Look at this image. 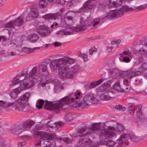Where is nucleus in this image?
Here are the masks:
<instances>
[{
  "mask_svg": "<svg viewBox=\"0 0 147 147\" xmlns=\"http://www.w3.org/2000/svg\"><path fill=\"white\" fill-rule=\"evenodd\" d=\"M130 135L127 133H123L122 134L120 138L117 140L118 142L116 146H119L120 147H122L127 145L129 144L128 142H125V141L128 140Z\"/></svg>",
  "mask_w": 147,
  "mask_h": 147,
  "instance_id": "8",
  "label": "nucleus"
},
{
  "mask_svg": "<svg viewBox=\"0 0 147 147\" xmlns=\"http://www.w3.org/2000/svg\"><path fill=\"white\" fill-rule=\"evenodd\" d=\"M30 95V93L27 92L17 99L16 101L18 107L27 103Z\"/></svg>",
  "mask_w": 147,
  "mask_h": 147,
  "instance_id": "10",
  "label": "nucleus"
},
{
  "mask_svg": "<svg viewBox=\"0 0 147 147\" xmlns=\"http://www.w3.org/2000/svg\"><path fill=\"white\" fill-rule=\"evenodd\" d=\"M135 105V104L133 102L130 103L129 104L128 107V112L131 115H133L134 113L133 107Z\"/></svg>",
  "mask_w": 147,
  "mask_h": 147,
  "instance_id": "32",
  "label": "nucleus"
},
{
  "mask_svg": "<svg viewBox=\"0 0 147 147\" xmlns=\"http://www.w3.org/2000/svg\"><path fill=\"white\" fill-rule=\"evenodd\" d=\"M63 140L67 143H71L72 142V139H69L68 137L65 138L63 139Z\"/></svg>",
  "mask_w": 147,
  "mask_h": 147,
  "instance_id": "54",
  "label": "nucleus"
},
{
  "mask_svg": "<svg viewBox=\"0 0 147 147\" xmlns=\"http://www.w3.org/2000/svg\"><path fill=\"white\" fill-rule=\"evenodd\" d=\"M95 6L94 0H88L84 4L81 9H84V10H86L88 9H92Z\"/></svg>",
  "mask_w": 147,
  "mask_h": 147,
  "instance_id": "15",
  "label": "nucleus"
},
{
  "mask_svg": "<svg viewBox=\"0 0 147 147\" xmlns=\"http://www.w3.org/2000/svg\"><path fill=\"white\" fill-rule=\"evenodd\" d=\"M30 10L28 13L27 16L26 17V21L30 20L31 18H37L39 15L36 5H31L30 7Z\"/></svg>",
  "mask_w": 147,
  "mask_h": 147,
  "instance_id": "7",
  "label": "nucleus"
},
{
  "mask_svg": "<svg viewBox=\"0 0 147 147\" xmlns=\"http://www.w3.org/2000/svg\"><path fill=\"white\" fill-rule=\"evenodd\" d=\"M141 74L140 71H135L129 72L127 75V78L129 80L135 76Z\"/></svg>",
  "mask_w": 147,
  "mask_h": 147,
  "instance_id": "28",
  "label": "nucleus"
},
{
  "mask_svg": "<svg viewBox=\"0 0 147 147\" xmlns=\"http://www.w3.org/2000/svg\"><path fill=\"white\" fill-rule=\"evenodd\" d=\"M147 70V63H144L142 65L141 67L139 68L138 71H140L141 74L145 70Z\"/></svg>",
  "mask_w": 147,
  "mask_h": 147,
  "instance_id": "36",
  "label": "nucleus"
},
{
  "mask_svg": "<svg viewBox=\"0 0 147 147\" xmlns=\"http://www.w3.org/2000/svg\"><path fill=\"white\" fill-rule=\"evenodd\" d=\"M113 89L117 91L121 92L122 89L120 88V86L119 84V81H117L115 84H114L113 86Z\"/></svg>",
  "mask_w": 147,
  "mask_h": 147,
  "instance_id": "33",
  "label": "nucleus"
},
{
  "mask_svg": "<svg viewBox=\"0 0 147 147\" xmlns=\"http://www.w3.org/2000/svg\"><path fill=\"white\" fill-rule=\"evenodd\" d=\"M87 129L86 126H83L79 128L77 132L76 133L75 136L76 137L81 136H87L90 133V132H87L84 134H83Z\"/></svg>",
  "mask_w": 147,
  "mask_h": 147,
  "instance_id": "14",
  "label": "nucleus"
},
{
  "mask_svg": "<svg viewBox=\"0 0 147 147\" xmlns=\"http://www.w3.org/2000/svg\"><path fill=\"white\" fill-rule=\"evenodd\" d=\"M97 49L95 47H92L89 50V52L90 55H93L94 52H96L97 51Z\"/></svg>",
  "mask_w": 147,
  "mask_h": 147,
  "instance_id": "51",
  "label": "nucleus"
},
{
  "mask_svg": "<svg viewBox=\"0 0 147 147\" xmlns=\"http://www.w3.org/2000/svg\"><path fill=\"white\" fill-rule=\"evenodd\" d=\"M80 67L78 65H75L71 67L69 69L72 78L75 77V74L80 71Z\"/></svg>",
  "mask_w": 147,
  "mask_h": 147,
  "instance_id": "21",
  "label": "nucleus"
},
{
  "mask_svg": "<svg viewBox=\"0 0 147 147\" xmlns=\"http://www.w3.org/2000/svg\"><path fill=\"white\" fill-rule=\"evenodd\" d=\"M28 40L32 42H36L38 39V36L36 34L32 33L30 34L28 36Z\"/></svg>",
  "mask_w": 147,
  "mask_h": 147,
  "instance_id": "30",
  "label": "nucleus"
},
{
  "mask_svg": "<svg viewBox=\"0 0 147 147\" xmlns=\"http://www.w3.org/2000/svg\"><path fill=\"white\" fill-rule=\"evenodd\" d=\"M44 144H45V145L44 146V147H51L50 146V144L49 142L46 141L44 142Z\"/></svg>",
  "mask_w": 147,
  "mask_h": 147,
  "instance_id": "62",
  "label": "nucleus"
},
{
  "mask_svg": "<svg viewBox=\"0 0 147 147\" xmlns=\"http://www.w3.org/2000/svg\"><path fill=\"white\" fill-rule=\"evenodd\" d=\"M139 51L140 53L147 58V48L144 46L139 49Z\"/></svg>",
  "mask_w": 147,
  "mask_h": 147,
  "instance_id": "35",
  "label": "nucleus"
},
{
  "mask_svg": "<svg viewBox=\"0 0 147 147\" xmlns=\"http://www.w3.org/2000/svg\"><path fill=\"white\" fill-rule=\"evenodd\" d=\"M121 42V41L120 40H116L114 41H112L111 42V44L112 45H115V44H118Z\"/></svg>",
  "mask_w": 147,
  "mask_h": 147,
  "instance_id": "55",
  "label": "nucleus"
},
{
  "mask_svg": "<svg viewBox=\"0 0 147 147\" xmlns=\"http://www.w3.org/2000/svg\"><path fill=\"white\" fill-rule=\"evenodd\" d=\"M78 55L82 58L84 61H86L88 60V57L85 54L80 52Z\"/></svg>",
  "mask_w": 147,
  "mask_h": 147,
  "instance_id": "43",
  "label": "nucleus"
},
{
  "mask_svg": "<svg viewBox=\"0 0 147 147\" xmlns=\"http://www.w3.org/2000/svg\"><path fill=\"white\" fill-rule=\"evenodd\" d=\"M26 144L25 142H20L18 143V147H22V146Z\"/></svg>",
  "mask_w": 147,
  "mask_h": 147,
  "instance_id": "64",
  "label": "nucleus"
},
{
  "mask_svg": "<svg viewBox=\"0 0 147 147\" xmlns=\"http://www.w3.org/2000/svg\"><path fill=\"white\" fill-rule=\"evenodd\" d=\"M46 126L47 128L49 129V130L50 131H53L51 130V129H50V128H52L53 126L52 125H51L49 123V122H48L46 124Z\"/></svg>",
  "mask_w": 147,
  "mask_h": 147,
  "instance_id": "57",
  "label": "nucleus"
},
{
  "mask_svg": "<svg viewBox=\"0 0 147 147\" xmlns=\"http://www.w3.org/2000/svg\"><path fill=\"white\" fill-rule=\"evenodd\" d=\"M80 23V25L79 26L72 27L73 31L75 32L82 31L87 29L86 20H84L81 18Z\"/></svg>",
  "mask_w": 147,
  "mask_h": 147,
  "instance_id": "12",
  "label": "nucleus"
},
{
  "mask_svg": "<svg viewBox=\"0 0 147 147\" xmlns=\"http://www.w3.org/2000/svg\"><path fill=\"white\" fill-rule=\"evenodd\" d=\"M40 49V47H34L32 49L30 48L25 47L23 49V52L26 54H29L33 52L35 50L39 49Z\"/></svg>",
  "mask_w": 147,
  "mask_h": 147,
  "instance_id": "29",
  "label": "nucleus"
},
{
  "mask_svg": "<svg viewBox=\"0 0 147 147\" xmlns=\"http://www.w3.org/2000/svg\"><path fill=\"white\" fill-rule=\"evenodd\" d=\"M96 86H96V83L95 82H92L89 85V87L90 88H94Z\"/></svg>",
  "mask_w": 147,
  "mask_h": 147,
  "instance_id": "58",
  "label": "nucleus"
},
{
  "mask_svg": "<svg viewBox=\"0 0 147 147\" xmlns=\"http://www.w3.org/2000/svg\"><path fill=\"white\" fill-rule=\"evenodd\" d=\"M123 62L128 63L130 61V59L129 57H127L123 56Z\"/></svg>",
  "mask_w": 147,
  "mask_h": 147,
  "instance_id": "56",
  "label": "nucleus"
},
{
  "mask_svg": "<svg viewBox=\"0 0 147 147\" xmlns=\"http://www.w3.org/2000/svg\"><path fill=\"white\" fill-rule=\"evenodd\" d=\"M107 131H109L114 132L115 131L119 132L123 131L124 129V126L121 124L117 123L115 127L109 126L107 128Z\"/></svg>",
  "mask_w": 147,
  "mask_h": 147,
  "instance_id": "13",
  "label": "nucleus"
},
{
  "mask_svg": "<svg viewBox=\"0 0 147 147\" xmlns=\"http://www.w3.org/2000/svg\"><path fill=\"white\" fill-rule=\"evenodd\" d=\"M39 7L41 8H44L47 5L45 0H39Z\"/></svg>",
  "mask_w": 147,
  "mask_h": 147,
  "instance_id": "40",
  "label": "nucleus"
},
{
  "mask_svg": "<svg viewBox=\"0 0 147 147\" xmlns=\"http://www.w3.org/2000/svg\"><path fill=\"white\" fill-rule=\"evenodd\" d=\"M44 103V100L42 99L40 100L36 103V106L38 109H40L42 108Z\"/></svg>",
  "mask_w": 147,
  "mask_h": 147,
  "instance_id": "42",
  "label": "nucleus"
},
{
  "mask_svg": "<svg viewBox=\"0 0 147 147\" xmlns=\"http://www.w3.org/2000/svg\"><path fill=\"white\" fill-rule=\"evenodd\" d=\"M75 59L68 57H64L52 61L51 63L50 67L52 70L55 71L60 67L59 74L62 79L73 78L68 66L73 63Z\"/></svg>",
  "mask_w": 147,
  "mask_h": 147,
  "instance_id": "1",
  "label": "nucleus"
},
{
  "mask_svg": "<svg viewBox=\"0 0 147 147\" xmlns=\"http://www.w3.org/2000/svg\"><path fill=\"white\" fill-rule=\"evenodd\" d=\"M129 138L131 141L132 142H139L140 140H141L140 138H139L138 136L133 135H130Z\"/></svg>",
  "mask_w": 147,
  "mask_h": 147,
  "instance_id": "39",
  "label": "nucleus"
},
{
  "mask_svg": "<svg viewBox=\"0 0 147 147\" xmlns=\"http://www.w3.org/2000/svg\"><path fill=\"white\" fill-rule=\"evenodd\" d=\"M147 8V3L138 6H135L134 8H133V10H136L140 11L143 9H144Z\"/></svg>",
  "mask_w": 147,
  "mask_h": 147,
  "instance_id": "34",
  "label": "nucleus"
},
{
  "mask_svg": "<svg viewBox=\"0 0 147 147\" xmlns=\"http://www.w3.org/2000/svg\"><path fill=\"white\" fill-rule=\"evenodd\" d=\"M49 140L54 139L57 138L56 135L54 133L49 134Z\"/></svg>",
  "mask_w": 147,
  "mask_h": 147,
  "instance_id": "49",
  "label": "nucleus"
},
{
  "mask_svg": "<svg viewBox=\"0 0 147 147\" xmlns=\"http://www.w3.org/2000/svg\"><path fill=\"white\" fill-rule=\"evenodd\" d=\"M20 80L18 78L14 79L11 82V83L10 85V87L13 86L19 82Z\"/></svg>",
  "mask_w": 147,
  "mask_h": 147,
  "instance_id": "44",
  "label": "nucleus"
},
{
  "mask_svg": "<svg viewBox=\"0 0 147 147\" xmlns=\"http://www.w3.org/2000/svg\"><path fill=\"white\" fill-rule=\"evenodd\" d=\"M56 125L57 126H59V127H61L64 125V123H63L61 121H58V122H56Z\"/></svg>",
  "mask_w": 147,
  "mask_h": 147,
  "instance_id": "63",
  "label": "nucleus"
},
{
  "mask_svg": "<svg viewBox=\"0 0 147 147\" xmlns=\"http://www.w3.org/2000/svg\"><path fill=\"white\" fill-rule=\"evenodd\" d=\"M65 1V0H56L55 3L62 5H64Z\"/></svg>",
  "mask_w": 147,
  "mask_h": 147,
  "instance_id": "52",
  "label": "nucleus"
},
{
  "mask_svg": "<svg viewBox=\"0 0 147 147\" xmlns=\"http://www.w3.org/2000/svg\"><path fill=\"white\" fill-rule=\"evenodd\" d=\"M73 115L70 114H66L65 115V119L67 121L72 120L73 119Z\"/></svg>",
  "mask_w": 147,
  "mask_h": 147,
  "instance_id": "47",
  "label": "nucleus"
},
{
  "mask_svg": "<svg viewBox=\"0 0 147 147\" xmlns=\"http://www.w3.org/2000/svg\"><path fill=\"white\" fill-rule=\"evenodd\" d=\"M100 136H102L103 140L98 142V145L103 144L106 145L110 147L116 146L117 143L111 140L115 138L117 136V134L114 132H110L107 131V129L104 128L100 131Z\"/></svg>",
  "mask_w": 147,
  "mask_h": 147,
  "instance_id": "3",
  "label": "nucleus"
},
{
  "mask_svg": "<svg viewBox=\"0 0 147 147\" xmlns=\"http://www.w3.org/2000/svg\"><path fill=\"white\" fill-rule=\"evenodd\" d=\"M130 82V80L127 78H125L123 80V83L126 86L129 85Z\"/></svg>",
  "mask_w": 147,
  "mask_h": 147,
  "instance_id": "53",
  "label": "nucleus"
},
{
  "mask_svg": "<svg viewBox=\"0 0 147 147\" xmlns=\"http://www.w3.org/2000/svg\"><path fill=\"white\" fill-rule=\"evenodd\" d=\"M88 104L85 101L79 102V107H81L82 108H88Z\"/></svg>",
  "mask_w": 147,
  "mask_h": 147,
  "instance_id": "45",
  "label": "nucleus"
},
{
  "mask_svg": "<svg viewBox=\"0 0 147 147\" xmlns=\"http://www.w3.org/2000/svg\"><path fill=\"white\" fill-rule=\"evenodd\" d=\"M131 86L129 85L126 86L125 87H124L123 89H122L121 92H128L131 89Z\"/></svg>",
  "mask_w": 147,
  "mask_h": 147,
  "instance_id": "50",
  "label": "nucleus"
},
{
  "mask_svg": "<svg viewBox=\"0 0 147 147\" xmlns=\"http://www.w3.org/2000/svg\"><path fill=\"white\" fill-rule=\"evenodd\" d=\"M101 97L102 99L104 100H110L111 98V97L108 95L107 93L102 94H101Z\"/></svg>",
  "mask_w": 147,
  "mask_h": 147,
  "instance_id": "41",
  "label": "nucleus"
},
{
  "mask_svg": "<svg viewBox=\"0 0 147 147\" xmlns=\"http://www.w3.org/2000/svg\"><path fill=\"white\" fill-rule=\"evenodd\" d=\"M38 75V68L36 67H35L32 69L27 76H28L29 77L35 79V80H37L39 78Z\"/></svg>",
  "mask_w": 147,
  "mask_h": 147,
  "instance_id": "18",
  "label": "nucleus"
},
{
  "mask_svg": "<svg viewBox=\"0 0 147 147\" xmlns=\"http://www.w3.org/2000/svg\"><path fill=\"white\" fill-rule=\"evenodd\" d=\"M48 63L47 61H43L38 65V73L43 76H46L48 75L47 66Z\"/></svg>",
  "mask_w": 147,
  "mask_h": 147,
  "instance_id": "9",
  "label": "nucleus"
},
{
  "mask_svg": "<svg viewBox=\"0 0 147 147\" xmlns=\"http://www.w3.org/2000/svg\"><path fill=\"white\" fill-rule=\"evenodd\" d=\"M34 124L32 121H27L24 122L22 124L14 127L11 129L13 133L19 135L24 130L27 128H30Z\"/></svg>",
  "mask_w": 147,
  "mask_h": 147,
  "instance_id": "5",
  "label": "nucleus"
},
{
  "mask_svg": "<svg viewBox=\"0 0 147 147\" xmlns=\"http://www.w3.org/2000/svg\"><path fill=\"white\" fill-rule=\"evenodd\" d=\"M104 80L102 78H101L100 79L96 81H95V82L96 83V85L97 86H98L101 83H102V81Z\"/></svg>",
  "mask_w": 147,
  "mask_h": 147,
  "instance_id": "61",
  "label": "nucleus"
},
{
  "mask_svg": "<svg viewBox=\"0 0 147 147\" xmlns=\"http://www.w3.org/2000/svg\"><path fill=\"white\" fill-rule=\"evenodd\" d=\"M51 82L56 87L60 85V82L57 79L51 80Z\"/></svg>",
  "mask_w": 147,
  "mask_h": 147,
  "instance_id": "46",
  "label": "nucleus"
},
{
  "mask_svg": "<svg viewBox=\"0 0 147 147\" xmlns=\"http://www.w3.org/2000/svg\"><path fill=\"white\" fill-rule=\"evenodd\" d=\"M59 16V13H56L46 14L42 17L45 19L47 20H49L51 19L56 20L58 18Z\"/></svg>",
  "mask_w": 147,
  "mask_h": 147,
  "instance_id": "22",
  "label": "nucleus"
},
{
  "mask_svg": "<svg viewBox=\"0 0 147 147\" xmlns=\"http://www.w3.org/2000/svg\"><path fill=\"white\" fill-rule=\"evenodd\" d=\"M110 86V85L108 82H105L100 86L98 87L100 92H104L106 90L109 88Z\"/></svg>",
  "mask_w": 147,
  "mask_h": 147,
  "instance_id": "27",
  "label": "nucleus"
},
{
  "mask_svg": "<svg viewBox=\"0 0 147 147\" xmlns=\"http://www.w3.org/2000/svg\"><path fill=\"white\" fill-rule=\"evenodd\" d=\"M133 8L125 6L121 7L119 9H115L110 10L107 14L106 18L111 20L113 18L120 17L124 14V12H131L133 10Z\"/></svg>",
  "mask_w": 147,
  "mask_h": 147,
  "instance_id": "4",
  "label": "nucleus"
},
{
  "mask_svg": "<svg viewBox=\"0 0 147 147\" xmlns=\"http://www.w3.org/2000/svg\"><path fill=\"white\" fill-rule=\"evenodd\" d=\"M24 13H22L20 15L13 21L14 25L17 26H21L23 25L24 23Z\"/></svg>",
  "mask_w": 147,
  "mask_h": 147,
  "instance_id": "19",
  "label": "nucleus"
},
{
  "mask_svg": "<svg viewBox=\"0 0 147 147\" xmlns=\"http://www.w3.org/2000/svg\"><path fill=\"white\" fill-rule=\"evenodd\" d=\"M37 81L35 79L31 78L27 76L26 77L21 81L20 86L24 90L31 88L35 85V82Z\"/></svg>",
  "mask_w": 147,
  "mask_h": 147,
  "instance_id": "6",
  "label": "nucleus"
},
{
  "mask_svg": "<svg viewBox=\"0 0 147 147\" xmlns=\"http://www.w3.org/2000/svg\"><path fill=\"white\" fill-rule=\"evenodd\" d=\"M113 48V47H109L107 46L106 47V51L108 53L110 52L112 50Z\"/></svg>",
  "mask_w": 147,
  "mask_h": 147,
  "instance_id": "59",
  "label": "nucleus"
},
{
  "mask_svg": "<svg viewBox=\"0 0 147 147\" xmlns=\"http://www.w3.org/2000/svg\"><path fill=\"white\" fill-rule=\"evenodd\" d=\"M124 55H127L132 57L133 56V55L129 51H124L121 54L120 56L121 57L124 56Z\"/></svg>",
  "mask_w": 147,
  "mask_h": 147,
  "instance_id": "37",
  "label": "nucleus"
},
{
  "mask_svg": "<svg viewBox=\"0 0 147 147\" xmlns=\"http://www.w3.org/2000/svg\"><path fill=\"white\" fill-rule=\"evenodd\" d=\"M37 31L42 36H47L50 32V30H48V27L44 25L38 26L37 28Z\"/></svg>",
  "mask_w": 147,
  "mask_h": 147,
  "instance_id": "11",
  "label": "nucleus"
},
{
  "mask_svg": "<svg viewBox=\"0 0 147 147\" xmlns=\"http://www.w3.org/2000/svg\"><path fill=\"white\" fill-rule=\"evenodd\" d=\"M30 107L28 104L27 103L25 104L24 105H21L19 107H17L16 109L17 111H27L30 109Z\"/></svg>",
  "mask_w": 147,
  "mask_h": 147,
  "instance_id": "25",
  "label": "nucleus"
},
{
  "mask_svg": "<svg viewBox=\"0 0 147 147\" xmlns=\"http://www.w3.org/2000/svg\"><path fill=\"white\" fill-rule=\"evenodd\" d=\"M81 98V93L80 92L75 93L73 96H65L56 101L54 103L52 102L45 100L44 106L45 109L52 110L56 113H58L61 110H64L66 109L67 105L71 103L75 99H79Z\"/></svg>",
  "mask_w": 147,
  "mask_h": 147,
  "instance_id": "2",
  "label": "nucleus"
},
{
  "mask_svg": "<svg viewBox=\"0 0 147 147\" xmlns=\"http://www.w3.org/2000/svg\"><path fill=\"white\" fill-rule=\"evenodd\" d=\"M37 134L40 136V138L43 140H49V134L45 132H38Z\"/></svg>",
  "mask_w": 147,
  "mask_h": 147,
  "instance_id": "26",
  "label": "nucleus"
},
{
  "mask_svg": "<svg viewBox=\"0 0 147 147\" xmlns=\"http://www.w3.org/2000/svg\"><path fill=\"white\" fill-rule=\"evenodd\" d=\"M94 97L93 94H90L85 95L84 97V100L88 101L92 100Z\"/></svg>",
  "mask_w": 147,
  "mask_h": 147,
  "instance_id": "38",
  "label": "nucleus"
},
{
  "mask_svg": "<svg viewBox=\"0 0 147 147\" xmlns=\"http://www.w3.org/2000/svg\"><path fill=\"white\" fill-rule=\"evenodd\" d=\"M23 90V89H21L20 88L18 87L12 90L10 93V95L11 98H16L17 97L18 94Z\"/></svg>",
  "mask_w": 147,
  "mask_h": 147,
  "instance_id": "23",
  "label": "nucleus"
},
{
  "mask_svg": "<svg viewBox=\"0 0 147 147\" xmlns=\"http://www.w3.org/2000/svg\"><path fill=\"white\" fill-rule=\"evenodd\" d=\"M100 127V125L99 123H94L92 125L89 129L91 131H96L98 130Z\"/></svg>",
  "mask_w": 147,
  "mask_h": 147,
  "instance_id": "31",
  "label": "nucleus"
},
{
  "mask_svg": "<svg viewBox=\"0 0 147 147\" xmlns=\"http://www.w3.org/2000/svg\"><path fill=\"white\" fill-rule=\"evenodd\" d=\"M14 25V22L13 23L12 21H10L5 24V27L6 28H11L13 27Z\"/></svg>",
  "mask_w": 147,
  "mask_h": 147,
  "instance_id": "48",
  "label": "nucleus"
},
{
  "mask_svg": "<svg viewBox=\"0 0 147 147\" xmlns=\"http://www.w3.org/2000/svg\"><path fill=\"white\" fill-rule=\"evenodd\" d=\"M35 130H39L42 127V126L40 124H37L35 126Z\"/></svg>",
  "mask_w": 147,
  "mask_h": 147,
  "instance_id": "60",
  "label": "nucleus"
},
{
  "mask_svg": "<svg viewBox=\"0 0 147 147\" xmlns=\"http://www.w3.org/2000/svg\"><path fill=\"white\" fill-rule=\"evenodd\" d=\"M73 30L72 27L70 26H67L65 30H61L58 32V34L60 36L63 35H69L73 34Z\"/></svg>",
  "mask_w": 147,
  "mask_h": 147,
  "instance_id": "17",
  "label": "nucleus"
},
{
  "mask_svg": "<svg viewBox=\"0 0 147 147\" xmlns=\"http://www.w3.org/2000/svg\"><path fill=\"white\" fill-rule=\"evenodd\" d=\"M13 106L15 108V110L17 111V107H18L16 100L14 102H6L5 101L4 108L7 109L9 107Z\"/></svg>",
  "mask_w": 147,
  "mask_h": 147,
  "instance_id": "24",
  "label": "nucleus"
},
{
  "mask_svg": "<svg viewBox=\"0 0 147 147\" xmlns=\"http://www.w3.org/2000/svg\"><path fill=\"white\" fill-rule=\"evenodd\" d=\"M92 142L90 138L85 137L80 139L77 145L78 146H84L86 145L90 146L92 145Z\"/></svg>",
  "mask_w": 147,
  "mask_h": 147,
  "instance_id": "16",
  "label": "nucleus"
},
{
  "mask_svg": "<svg viewBox=\"0 0 147 147\" xmlns=\"http://www.w3.org/2000/svg\"><path fill=\"white\" fill-rule=\"evenodd\" d=\"M87 26H95L97 25L100 22V19H96L95 20L91 19L90 18H87L86 19Z\"/></svg>",
  "mask_w": 147,
  "mask_h": 147,
  "instance_id": "20",
  "label": "nucleus"
}]
</instances>
